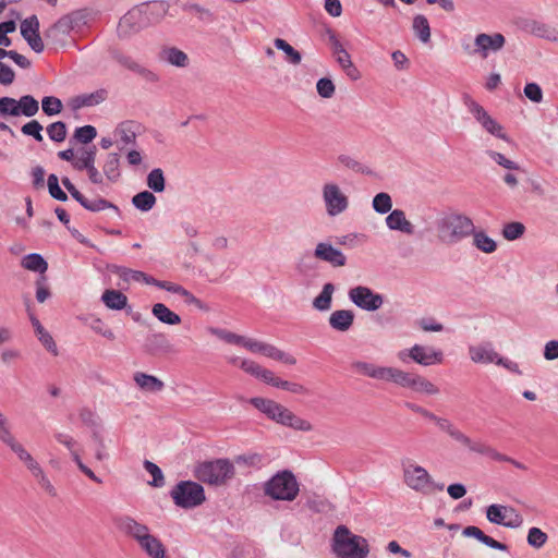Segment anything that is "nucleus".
<instances>
[{
	"instance_id": "f257e3e1",
	"label": "nucleus",
	"mask_w": 558,
	"mask_h": 558,
	"mask_svg": "<svg viewBox=\"0 0 558 558\" xmlns=\"http://www.w3.org/2000/svg\"><path fill=\"white\" fill-rule=\"evenodd\" d=\"M250 403L278 424L302 432H311L313 429V425L308 421L299 417L274 400L255 397L250 400Z\"/></svg>"
},
{
	"instance_id": "f03ea898",
	"label": "nucleus",
	"mask_w": 558,
	"mask_h": 558,
	"mask_svg": "<svg viewBox=\"0 0 558 558\" xmlns=\"http://www.w3.org/2000/svg\"><path fill=\"white\" fill-rule=\"evenodd\" d=\"M437 236L440 242L453 245L468 238L474 231L471 218L460 214H449L437 221Z\"/></svg>"
},
{
	"instance_id": "7ed1b4c3",
	"label": "nucleus",
	"mask_w": 558,
	"mask_h": 558,
	"mask_svg": "<svg viewBox=\"0 0 558 558\" xmlns=\"http://www.w3.org/2000/svg\"><path fill=\"white\" fill-rule=\"evenodd\" d=\"M333 551L338 558H366L369 547L364 537L354 535L347 526L340 525L335 531Z\"/></svg>"
},
{
	"instance_id": "20e7f679",
	"label": "nucleus",
	"mask_w": 558,
	"mask_h": 558,
	"mask_svg": "<svg viewBox=\"0 0 558 558\" xmlns=\"http://www.w3.org/2000/svg\"><path fill=\"white\" fill-rule=\"evenodd\" d=\"M299 492L300 486L296 477L289 470L277 472L264 484L265 496L272 500L293 501Z\"/></svg>"
},
{
	"instance_id": "39448f33",
	"label": "nucleus",
	"mask_w": 558,
	"mask_h": 558,
	"mask_svg": "<svg viewBox=\"0 0 558 558\" xmlns=\"http://www.w3.org/2000/svg\"><path fill=\"white\" fill-rule=\"evenodd\" d=\"M402 471L403 483L418 494L429 496L436 490H444V484L436 483L425 468L414 462H403Z\"/></svg>"
},
{
	"instance_id": "423d86ee",
	"label": "nucleus",
	"mask_w": 558,
	"mask_h": 558,
	"mask_svg": "<svg viewBox=\"0 0 558 558\" xmlns=\"http://www.w3.org/2000/svg\"><path fill=\"white\" fill-rule=\"evenodd\" d=\"M194 475L203 483L220 486L233 477L234 466L227 459H217L198 464Z\"/></svg>"
},
{
	"instance_id": "0eeeda50",
	"label": "nucleus",
	"mask_w": 558,
	"mask_h": 558,
	"mask_svg": "<svg viewBox=\"0 0 558 558\" xmlns=\"http://www.w3.org/2000/svg\"><path fill=\"white\" fill-rule=\"evenodd\" d=\"M175 506L182 509H193L201 506L205 500L204 487L193 481H181L170 492Z\"/></svg>"
},
{
	"instance_id": "6e6552de",
	"label": "nucleus",
	"mask_w": 558,
	"mask_h": 558,
	"mask_svg": "<svg viewBox=\"0 0 558 558\" xmlns=\"http://www.w3.org/2000/svg\"><path fill=\"white\" fill-rule=\"evenodd\" d=\"M17 457L19 459L25 464V466L29 470L32 475L38 481V484L41 486V488L49 494L50 496L54 497L57 495L56 488L50 483L48 477L46 476L44 470L39 465V463L32 457V454L23 447L22 444H20L17 440L13 442L9 447Z\"/></svg>"
},
{
	"instance_id": "1a4fd4ad",
	"label": "nucleus",
	"mask_w": 558,
	"mask_h": 558,
	"mask_svg": "<svg viewBox=\"0 0 558 558\" xmlns=\"http://www.w3.org/2000/svg\"><path fill=\"white\" fill-rule=\"evenodd\" d=\"M506 45V37L501 33L477 34L474 38V49L469 50L470 46H463L464 50L471 54L486 59L489 53L499 52Z\"/></svg>"
},
{
	"instance_id": "9d476101",
	"label": "nucleus",
	"mask_w": 558,
	"mask_h": 558,
	"mask_svg": "<svg viewBox=\"0 0 558 558\" xmlns=\"http://www.w3.org/2000/svg\"><path fill=\"white\" fill-rule=\"evenodd\" d=\"M401 361H405L407 357H410L415 363L429 366L433 364H440L444 361V353L441 350H436L432 347L414 344L408 350H402L398 354Z\"/></svg>"
},
{
	"instance_id": "9b49d317",
	"label": "nucleus",
	"mask_w": 558,
	"mask_h": 558,
	"mask_svg": "<svg viewBox=\"0 0 558 558\" xmlns=\"http://www.w3.org/2000/svg\"><path fill=\"white\" fill-rule=\"evenodd\" d=\"M487 520L494 524L518 529L523 524V517L512 507L490 505L486 509Z\"/></svg>"
},
{
	"instance_id": "f8f14e48",
	"label": "nucleus",
	"mask_w": 558,
	"mask_h": 558,
	"mask_svg": "<svg viewBox=\"0 0 558 558\" xmlns=\"http://www.w3.org/2000/svg\"><path fill=\"white\" fill-rule=\"evenodd\" d=\"M323 199L326 211L329 216L335 217L349 207V198L344 195L336 183H326L323 186Z\"/></svg>"
},
{
	"instance_id": "ddd939ff",
	"label": "nucleus",
	"mask_w": 558,
	"mask_h": 558,
	"mask_svg": "<svg viewBox=\"0 0 558 558\" xmlns=\"http://www.w3.org/2000/svg\"><path fill=\"white\" fill-rule=\"evenodd\" d=\"M78 20V13L61 16L45 32L46 39L50 40L52 44H63L65 37L77 25Z\"/></svg>"
},
{
	"instance_id": "4468645a",
	"label": "nucleus",
	"mask_w": 558,
	"mask_h": 558,
	"mask_svg": "<svg viewBox=\"0 0 558 558\" xmlns=\"http://www.w3.org/2000/svg\"><path fill=\"white\" fill-rule=\"evenodd\" d=\"M349 296L356 306L368 312L378 310L384 303L380 294L362 286L351 289Z\"/></svg>"
},
{
	"instance_id": "2eb2a0df",
	"label": "nucleus",
	"mask_w": 558,
	"mask_h": 558,
	"mask_svg": "<svg viewBox=\"0 0 558 558\" xmlns=\"http://www.w3.org/2000/svg\"><path fill=\"white\" fill-rule=\"evenodd\" d=\"M114 524L121 533L133 538L136 543L141 537L146 536L150 532L146 524L138 522L131 515H120L116 518Z\"/></svg>"
},
{
	"instance_id": "dca6fc26",
	"label": "nucleus",
	"mask_w": 558,
	"mask_h": 558,
	"mask_svg": "<svg viewBox=\"0 0 558 558\" xmlns=\"http://www.w3.org/2000/svg\"><path fill=\"white\" fill-rule=\"evenodd\" d=\"M470 112L474 116V118L477 120V122L481 123V125L492 135L507 140V136L505 133H502V126L493 119L488 112L477 102H470L469 105Z\"/></svg>"
},
{
	"instance_id": "f3484780",
	"label": "nucleus",
	"mask_w": 558,
	"mask_h": 558,
	"mask_svg": "<svg viewBox=\"0 0 558 558\" xmlns=\"http://www.w3.org/2000/svg\"><path fill=\"white\" fill-rule=\"evenodd\" d=\"M113 59L122 66L138 74L144 81L148 83H156L159 81V76L155 72L143 66L130 56L116 51L113 52Z\"/></svg>"
},
{
	"instance_id": "a211bd4d",
	"label": "nucleus",
	"mask_w": 558,
	"mask_h": 558,
	"mask_svg": "<svg viewBox=\"0 0 558 558\" xmlns=\"http://www.w3.org/2000/svg\"><path fill=\"white\" fill-rule=\"evenodd\" d=\"M314 257L319 260L329 263L333 267L343 266L347 260L344 254L340 250L333 247L330 243L327 242H320L316 245Z\"/></svg>"
},
{
	"instance_id": "6ab92c4d",
	"label": "nucleus",
	"mask_w": 558,
	"mask_h": 558,
	"mask_svg": "<svg viewBox=\"0 0 558 558\" xmlns=\"http://www.w3.org/2000/svg\"><path fill=\"white\" fill-rule=\"evenodd\" d=\"M470 359L474 363L489 364L498 363L500 355L492 348L489 343L472 345L469 348Z\"/></svg>"
},
{
	"instance_id": "aec40b11",
	"label": "nucleus",
	"mask_w": 558,
	"mask_h": 558,
	"mask_svg": "<svg viewBox=\"0 0 558 558\" xmlns=\"http://www.w3.org/2000/svg\"><path fill=\"white\" fill-rule=\"evenodd\" d=\"M140 548L150 558H166V548L161 541L150 532L137 542Z\"/></svg>"
},
{
	"instance_id": "412c9836",
	"label": "nucleus",
	"mask_w": 558,
	"mask_h": 558,
	"mask_svg": "<svg viewBox=\"0 0 558 558\" xmlns=\"http://www.w3.org/2000/svg\"><path fill=\"white\" fill-rule=\"evenodd\" d=\"M386 225L390 230L401 231L405 234L414 233V226L405 218V214L401 209L390 210L386 217Z\"/></svg>"
},
{
	"instance_id": "4be33fe9",
	"label": "nucleus",
	"mask_w": 558,
	"mask_h": 558,
	"mask_svg": "<svg viewBox=\"0 0 558 558\" xmlns=\"http://www.w3.org/2000/svg\"><path fill=\"white\" fill-rule=\"evenodd\" d=\"M146 349L153 355L170 354L174 352L173 345L162 333L150 335L146 339Z\"/></svg>"
},
{
	"instance_id": "5701e85b",
	"label": "nucleus",
	"mask_w": 558,
	"mask_h": 558,
	"mask_svg": "<svg viewBox=\"0 0 558 558\" xmlns=\"http://www.w3.org/2000/svg\"><path fill=\"white\" fill-rule=\"evenodd\" d=\"M328 322L332 329L345 332L354 323V313L350 310H337L330 314Z\"/></svg>"
},
{
	"instance_id": "b1692460",
	"label": "nucleus",
	"mask_w": 558,
	"mask_h": 558,
	"mask_svg": "<svg viewBox=\"0 0 558 558\" xmlns=\"http://www.w3.org/2000/svg\"><path fill=\"white\" fill-rule=\"evenodd\" d=\"M140 130H141V124L135 122V121H132V120H126V121H123L121 122L114 133L117 136H119V140L124 144V145H135L136 144V137L140 133Z\"/></svg>"
},
{
	"instance_id": "393cba45",
	"label": "nucleus",
	"mask_w": 558,
	"mask_h": 558,
	"mask_svg": "<svg viewBox=\"0 0 558 558\" xmlns=\"http://www.w3.org/2000/svg\"><path fill=\"white\" fill-rule=\"evenodd\" d=\"M105 277L107 279H112L113 277L117 279H154L150 276L137 270H132L126 267L117 266V265H107Z\"/></svg>"
},
{
	"instance_id": "a878e982",
	"label": "nucleus",
	"mask_w": 558,
	"mask_h": 558,
	"mask_svg": "<svg viewBox=\"0 0 558 558\" xmlns=\"http://www.w3.org/2000/svg\"><path fill=\"white\" fill-rule=\"evenodd\" d=\"M387 367L388 366H378L373 363L363 361H356L352 363V368L356 373L383 381H385Z\"/></svg>"
},
{
	"instance_id": "bb28decb",
	"label": "nucleus",
	"mask_w": 558,
	"mask_h": 558,
	"mask_svg": "<svg viewBox=\"0 0 558 558\" xmlns=\"http://www.w3.org/2000/svg\"><path fill=\"white\" fill-rule=\"evenodd\" d=\"M159 59L178 68H185L189 64L187 54L175 47L162 48L159 53Z\"/></svg>"
},
{
	"instance_id": "cd10ccee",
	"label": "nucleus",
	"mask_w": 558,
	"mask_h": 558,
	"mask_svg": "<svg viewBox=\"0 0 558 558\" xmlns=\"http://www.w3.org/2000/svg\"><path fill=\"white\" fill-rule=\"evenodd\" d=\"M101 301L109 310L120 311L126 307L128 298L124 293L114 289H107L101 295Z\"/></svg>"
},
{
	"instance_id": "c85d7f7f",
	"label": "nucleus",
	"mask_w": 558,
	"mask_h": 558,
	"mask_svg": "<svg viewBox=\"0 0 558 558\" xmlns=\"http://www.w3.org/2000/svg\"><path fill=\"white\" fill-rule=\"evenodd\" d=\"M416 374L404 372L397 367H387L385 381L393 383L403 388H412V383Z\"/></svg>"
},
{
	"instance_id": "c756f323",
	"label": "nucleus",
	"mask_w": 558,
	"mask_h": 558,
	"mask_svg": "<svg viewBox=\"0 0 558 558\" xmlns=\"http://www.w3.org/2000/svg\"><path fill=\"white\" fill-rule=\"evenodd\" d=\"M134 381L142 390L148 392H158L165 388V384L162 380L153 375H148L141 372L134 374Z\"/></svg>"
},
{
	"instance_id": "7c9ffc66",
	"label": "nucleus",
	"mask_w": 558,
	"mask_h": 558,
	"mask_svg": "<svg viewBox=\"0 0 558 558\" xmlns=\"http://www.w3.org/2000/svg\"><path fill=\"white\" fill-rule=\"evenodd\" d=\"M141 15L136 12H129L123 15L118 25V32L121 37H126L141 29L138 20Z\"/></svg>"
},
{
	"instance_id": "2f4dec72",
	"label": "nucleus",
	"mask_w": 558,
	"mask_h": 558,
	"mask_svg": "<svg viewBox=\"0 0 558 558\" xmlns=\"http://www.w3.org/2000/svg\"><path fill=\"white\" fill-rule=\"evenodd\" d=\"M29 319L41 344L52 354H58L57 344L51 335L45 330L40 322L29 313Z\"/></svg>"
},
{
	"instance_id": "473e14b6",
	"label": "nucleus",
	"mask_w": 558,
	"mask_h": 558,
	"mask_svg": "<svg viewBox=\"0 0 558 558\" xmlns=\"http://www.w3.org/2000/svg\"><path fill=\"white\" fill-rule=\"evenodd\" d=\"M412 29L414 35L423 43L430 40V25L427 17L423 14H416L412 21Z\"/></svg>"
},
{
	"instance_id": "72a5a7b5",
	"label": "nucleus",
	"mask_w": 558,
	"mask_h": 558,
	"mask_svg": "<svg viewBox=\"0 0 558 558\" xmlns=\"http://www.w3.org/2000/svg\"><path fill=\"white\" fill-rule=\"evenodd\" d=\"M335 290L336 288L332 283H326L322 292L313 300V307L319 312L329 311Z\"/></svg>"
},
{
	"instance_id": "f704fd0d",
	"label": "nucleus",
	"mask_w": 558,
	"mask_h": 558,
	"mask_svg": "<svg viewBox=\"0 0 558 558\" xmlns=\"http://www.w3.org/2000/svg\"><path fill=\"white\" fill-rule=\"evenodd\" d=\"M153 315L161 323L167 325H179L181 323V317L169 310L165 304L162 303H156L153 305L151 308Z\"/></svg>"
},
{
	"instance_id": "c9c22d12",
	"label": "nucleus",
	"mask_w": 558,
	"mask_h": 558,
	"mask_svg": "<svg viewBox=\"0 0 558 558\" xmlns=\"http://www.w3.org/2000/svg\"><path fill=\"white\" fill-rule=\"evenodd\" d=\"M120 156L117 153H109L102 166L104 175L110 182H117L120 178Z\"/></svg>"
},
{
	"instance_id": "e433bc0d",
	"label": "nucleus",
	"mask_w": 558,
	"mask_h": 558,
	"mask_svg": "<svg viewBox=\"0 0 558 558\" xmlns=\"http://www.w3.org/2000/svg\"><path fill=\"white\" fill-rule=\"evenodd\" d=\"M97 148L95 145L81 150V155L73 161V167L78 170H88L95 165Z\"/></svg>"
},
{
	"instance_id": "4c0bfd02",
	"label": "nucleus",
	"mask_w": 558,
	"mask_h": 558,
	"mask_svg": "<svg viewBox=\"0 0 558 558\" xmlns=\"http://www.w3.org/2000/svg\"><path fill=\"white\" fill-rule=\"evenodd\" d=\"M81 206L92 213H99L105 209H112L117 216L121 215V211L117 205L102 197H98L95 199L85 198Z\"/></svg>"
},
{
	"instance_id": "58836bf2",
	"label": "nucleus",
	"mask_w": 558,
	"mask_h": 558,
	"mask_svg": "<svg viewBox=\"0 0 558 558\" xmlns=\"http://www.w3.org/2000/svg\"><path fill=\"white\" fill-rule=\"evenodd\" d=\"M22 266L25 269L38 272L40 275L45 274L48 268V263L45 258L37 253H31L23 257Z\"/></svg>"
},
{
	"instance_id": "ea45409f",
	"label": "nucleus",
	"mask_w": 558,
	"mask_h": 558,
	"mask_svg": "<svg viewBox=\"0 0 558 558\" xmlns=\"http://www.w3.org/2000/svg\"><path fill=\"white\" fill-rule=\"evenodd\" d=\"M157 198L153 192L142 191L132 197V205L141 211H149L156 205Z\"/></svg>"
},
{
	"instance_id": "a19ab883",
	"label": "nucleus",
	"mask_w": 558,
	"mask_h": 558,
	"mask_svg": "<svg viewBox=\"0 0 558 558\" xmlns=\"http://www.w3.org/2000/svg\"><path fill=\"white\" fill-rule=\"evenodd\" d=\"M473 244L484 253H493L497 248L496 242L489 238L484 231H473Z\"/></svg>"
},
{
	"instance_id": "79ce46f5",
	"label": "nucleus",
	"mask_w": 558,
	"mask_h": 558,
	"mask_svg": "<svg viewBox=\"0 0 558 558\" xmlns=\"http://www.w3.org/2000/svg\"><path fill=\"white\" fill-rule=\"evenodd\" d=\"M146 184L153 192L162 193L166 190V178L162 169H153L147 174Z\"/></svg>"
},
{
	"instance_id": "37998d69",
	"label": "nucleus",
	"mask_w": 558,
	"mask_h": 558,
	"mask_svg": "<svg viewBox=\"0 0 558 558\" xmlns=\"http://www.w3.org/2000/svg\"><path fill=\"white\" fill-rule=\"evenodd\" d=\"M39 110V102L32 95H24L19 99V116L34 117Z\"/></svg>"
},
{
	"instance_id": "c03bdc74",
	"label": "nucleus",
	"mask_w": 558,
	"mask_h": 558,
	"mask_svg": "<svg viewBox=\"0 0 558 558\" xmlns=\"http://www.w3.org/2000/svg\"><path fill=\"white\" fill-rule=\"evenodd\" d=\"M274 45L278 50L286 53L289 63L298 65L302 61V54L282 38H276Z\"/></svg>"
},
{
	"instance_id": "a18cd8bd",
	"label": "nucleus",
	"mask_w": 558,
	"mask_h": 558,
	"mask_svg": "<svg viewBox=\"0 0 558 558\" xmlns=\"http://www.w3.org/2000/svg\"><path fill=\"white\" fill-rule=\"evenodd\" d=\"M338 161L345 168L362 174L372 175L373 170L349 155H339Z\"/></svg>"
},
{
	"instance_id": "49530a36",
	"label": "nucleus",
	"mask_w": 558,
	"mask_h": 558,
	"mask_svg": "<svg viewBox=\"0 0 558 558\" xmlns=\"http://www.w3.org/2000/svg\"><path fill=\"white\" fill-rule=\"evenodd\" d=\"M416 392L425 393L428 396H434L439 393V388L434 385L430 380L427 378L415 375L414 380L412 383V388Z\"/></svg>"
},
{
	"instance_id": "de8ad7c7",
	"label": "nucleus",
	"mask_w": 558,
	"mask_h": 558,
	"mask_svg": "<svg viewBox=\"0 0 558 558\" xmlns=\"http://www.w3.org/2000/svg\"><path fill=\"white\" fill-rule=\"evenodd\" d=\"M263 349H264V351L262 354L267 357L274 359L276 361H281L289 365H294L296 363V360L294 356L281 351L280 349H278L277 347H275L272 344L266 343L265 348H263Z\"/></svg>"
},
{
	"instance_id": "09e8293b",
	"label": "nucleus",
	"mask_w": 558,
	"mask_h": 558,
	"mask_svg": "<svg viewBox=\"0 0 558 558\" xmlns=\"http://www.w3.org/2000/svg\"><path fill=\"white\" fill-rule=\"evenodd\" d=\"M525 232V226L519 221L508 222L502 228V236L508 241L520 239Z\"/></svg>"
},
{
	"instance_id": "8fccbe9b",
	"label": "nucleus",
	"mask_w": 558,
	"mask_h": 558,
	"mask_svg": "<svg viewBox=\"0 0 558 558\" xmlns=\"http://www.w3.org/2000/svg\"><path fill=\"white\" fill-rule=\"evenodd\" d=\"M373 208L376 213L385 215L392 208V201L388 193L380 192L373 198Z\"/></svg>"
},
{
	"instance_id": "3c124183",
	"label": "nucleus",
	"mask_w": 558,
	"mask_h": 558,
	"mask_svg": "<svg viewBox=\"0 0 558 558\" xmlns=\"http://www.w3.org/2000/svg\"><path fill=\"white\" fill-rule=\"evenodd\" d=\"M208 331L211 335L216 336L217 338H219L230 344L242 345V343L244 342V336L236 335V333L228 331L226 329L209 327Z\"/></svg>"
},
{
	"instance_id": "603ef678",
	"label": "nucleus",
	"mask_w": 558,
	"mask_h": 558,
	"mask_svg": "<svg viewBox=\"0 0 558 558\" xmlns=\"http://www.w3.org/2000/svg\"><path fill=\"white\" fill-rule=\"evenodd\" d=\"M548 541V535L543 532L539 527H531L527 532L526 542L527 544L535 548H542Z\"/></svg>"
},
{
	"instance_id": "864d4df0",
	"label": "nucleus",
	"mask_w": 558,
	"mask_h": 558,
	"mask_svg": "<svg viewBox=\"0 0 558 558\" xmlns=\"http://www.w3.org/2000/svg\"><path fill=\"white\" fill-rule=\"evenodd\" d=\"M19 117V99L4 96L0 98V117Z\"/></svg>"
},
{
	"instance_id": "5fc2aeb1",
	"label": "nucleus",
	"mask_w": 558,
	"mask_h": 558,
	"mask_svg": "<svg viewBox=\"0 0 558 558\" xmlns=\"http://www.w3.org/2000/svg\"><path fill=\"white\" fill-rule=\"evenodd\" d=\"M48 192L50 196L60 202L68 201V194L60 187L59 179L56 174L51 173L47 180Z\"/></svg>"
},
{
	"instance_id": "6e6d98bb",
	"label": "nucleus",
	"mask_w": 558,
	"mask_h": 558,
	"mask_svg": "<svg viewBox=\"0 0 558 558\" xmlns=\"http://www.w3.org/2000/svg\"><path fill=\"white\" fill-rule=\"evenodd\" d=\"M62 101L54 96H46L41 100V109L47 116H56L62 111Z\"/></svg>"
},
{
	"instance_id": "4d7b16f0",
	"label": "nucleus",
	"mask_w": 558,
	"mask_h": 558,
	"mask_svg": "<svg viewBox=\"0 0 558 558\" xmlns=\"http://www.w3.org/2000/svg\"><path fill=\"white\" fill-rule=\"evenodd\" d=\"M47 134L53 142H63L66 137V124L62 121H57L47 126Z\"/></svg>"
},
{
	"instance_id": "13d9d810",
	"label": "nucleus",
	"mask_w": 558,
	"mask_h": 558,
	"mask_svg": "<svg viewBox=\"0 0 558 558\" xmlns=\"http://www.w3.org/2000/svg\"><path fill=\"white\" fill-rule=\"evenodd\" d=\"M97 136V130L93 125L80 126L74 132V138L82 144H89Z\"/></svg>"
},
{
	"instance_id": "bf43d9fd",
	"label": "nucleus",
	"mask_w": 558,
	"mask_h": 558,
	"mask_svg": "<svg viewBox=\"0 0 558 558\" xmlns=\"http://www.w3.org/2000/svg\"><path fill=\"white\" fill-rule=\"evenodd\" d=\"M145 470L153 476V481L149 483L151 486L161 487L165 484V477L160 468L151 461H144Z\"/></svg>"
},
{
	"instance_id": "052dcab7",
	"label": "nucleus",
	"mask_w": 558,
	"mask_h": 558,
	"mask_svg": "<svg viewBox=\"0 0 558 558\" xmlns=\"http://www.w3.org/2000/svg\"><path fill=\"white\" fill-rule=\"evenodd\" d=\"M43 125L37 120H31L21 128L24 135L32 136L36 142H43Z\"/></svg>"
},
{
	"instance_id": "680f3d73",
	"label": "nucleus",
	"mask_w": 558,
	"mask_h": 558,
	"mask_svg": "<svg viewBox=\"0 0 558 558\" xmlns=\"http://www.w3.org/2000/svg\"><path fill=\"white\" fill-rule=\"evenodd\" d=\"M453 440L466 447L470 451L477 453V448H481V441H473L469 436L459 430L458 428L450 436Z\"/></svg>"
},
{
	"instance_id": "e2e57ef3",
	"label": "nucleus",
	"mask_w": 558,
	"mask_h": 558,
	"mask_svg": "<svg viewBox=\"0 0 558 558\" xmlns=\"http://www.w3.org/2000/svg\"><path fill=\"white\" fill-rule=\"evenodd\" d=\"M453 440L466 447L470 451L477 453V448H481V441H473L469 436L459 430L458 428L450 436Z\"/></svg>"
},
{
	"instance_id": "0e129e2a",
	"label": "nucleus",
	"mask_w": 558,
	"mask_h": 558,
	"mask_svg": "<svg viewBox=\"0 0 558 558\" xmlns=\"http://www.w3.org/2000/svg\"><path fill=\"white\" fill-rule=\"evenodd\" d=\"M39 20L36 15H32L25 19L21 23V35L23 38L36 34L39 32Z\"/></svg>"
},
{
	"instance_id": "69168bd1",
	"label": "nucleus",
	"mask_w": 558,
	"mask_h": 558,
	"mask_svg": "<svg viewBox=\"0 0 558 558\" xmlns=\"http://www.w3.org/2000/svg\"><path fill=\"white\" fill-rule=\"evenodd\" d=\"M317 93L323 98H331L335 94L336 87L332 81L328 77H322L316 84Z\"/></svg>"
},
{
	"instance_id": "338daca9",
	"label": "nucleus",
	"mask_w": 558,
	"mask_h": 558,
	"mask_svg": "<svg viewBox=\"0 0 558 558\" xmlns=\"http://www.w3.org/2000/svg\"><path fill=\"white\" fill-rule=\"evenodd\" d=\"M477 453L486 456L495 461L507 462L511 461V458L498 452L495 448L489 445L482 442L481 448H477Z\"/></svg>"
},
{
	"instance_id": "774afa93",
	"label": "nucleus",
	"mask_w": 558,
	"mask_h": 558,
	"mask_svg": "<svg viewBox=\"0 0 558 558\" xmlns=\"http://www.w3.org/2000/svg\"><path fill=\"white\" fill-rule=\"evenodd\" d=\"M524 95L532 102L539 104L543 100V90L541 86L536 83H527L524 86Z\"/></svg>"
}]
</instances>
